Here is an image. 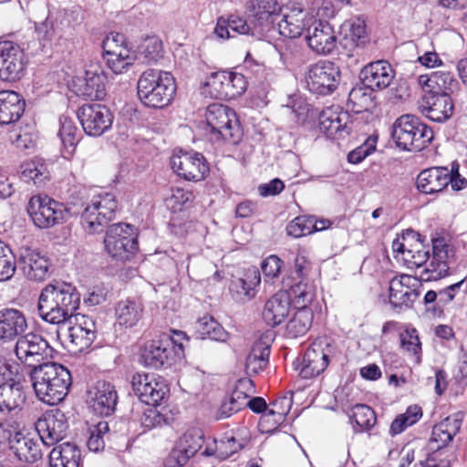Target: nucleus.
<instances>
[{
  "label": "nucleus",
  "instance_id": "nucleus-1",
  "mask_svg": "<svg viewBox=\"0 0 467 467\" xmlns=\"http://www.w3.org/2000/svg\"><path fill=\"white\" fill-rule=\"evenodd\" d=\"M392 251L397 262L408 269L425 267L420 278L425 282L437 281L449 275L451 265L455 261V249L451 241L443 236L432 238V253L430 256L420 234L406 230L392 242Z\"/></svg>",
  "mask_w": 467,
  "mask_h": 467
},
{
  "label": "nucleus",
  "instance_id": "nucleus-2",
  "mask_svg": "<svg viewBox=\"0 0 467 467\" xmlns=\"http://www.w3.org/2000/svg\"><path fill=\"white\" fill-rule=\"evenodd\" d=\"M80 296L69 283L55 281L45 285L38 296L40 317L47 323L60 325L76 312Z\"/></svg>",
  "mask_w": 467,
  "mask_h": 467
},
{
  "label": "nucleus",
  "instance_id": "nucleus-3",
  "mask_svg": "<svg viewBox=\"0 0 467 467\" xmlns=\"http://www.w3.org/2000/svg\"><path fill=\"white\" fill-rule=\"evenodd\" d=\"M30 378L36 398L51 406L60 403L71 386L69 370L56 362H45L33 368Z\"/></svg>",
  "mask_w": 467,
  "mask_h": 467
},
{
  "label": "nucleus",
  "instance_id": "nucleus-4",
  "mask_svg": "<svg viewBox=\"0 0 467 467\" xmlns=\"http://www.w3.org/2000/svg\"><path fill=\"white\" fill-rule=\"evenodd\" d=\"M310 10L314 18L306 28L307 46L318 55H329L336 48L337 38L333 26L323 19L333 16L334 6L329 0H314Z\"/></svg>",
  "mask_w": 467,
  "mask_h": 467
},
{
  "label": "nucleus",
  "instance_id": "nucleus-5",
  "mask_svg": "<svg viewBox=\"0 0 467 467\" xmlns=\"http://www.w3.org/2000/svg\"><path fill=\"white\" fill-rule=\"evenodd\" d=\"M137 92L143 105L161 109L168 106L174 98L175 79L170 72L147 69L139 78Z\"/></svg>",
  "mask_w": 467,
  "mask_h": 467
},
{
  "label": "nucleus",
  "instance_id": "nucleus-6",
  "mask_svg": "<svg viewBox=\"0 0 467 467\" xmlns=\"http://www.w3.org/2000/svg\"><path fill=\"white\" fill-rule=\"evenodd\" d=\"M207 134L214 141L224 140L236 144L243 136V130L236 112L228 106L213 103L205 111Z\"/></svg>",
  "mask_w": 467,
  "mask_h": 467
},
{
  "label": "nucleus",
  "instance_id": "nucleus-7",
  "mask_svg": "<svg viewBox=\"0 0 467 467\" xmlns=\"http://www.w3.org/2000/svg\"><path fill=\"white\" fill-rule=\"evenodd\" d=\"M392 138L397 145L409 151L426 148L433 139L432 130L413 115L400 117L393 125Z\"/></svg>",
  "mask_w": 467,
  "mask_h": 467
},
{
  "label": "nucleus",
  "instance_id": "nucleus-8",
  "mask_svg": "<svg viewBox=\"0 0 467 467\" xmlns=\"http://www.w3.org/2000/svg\"><path fill=\"white\" fill-rule=\"evenodd\" d=\"M118 201L111 192L94 195L86 204L81 213V224L89 234L103 231L104 226L114 219Z\"/></svg>",
  "mask_w": 467,
  "mask_h": 467
},
{
  "label": "nucleus",
  "instance_id": "nucleus-9",
  "mask_svg": "<svg viewBox=\"0 0 467 467\" xmlns=\"http://www.w3.org/2000/svg\"><path fill=\"white\" fill-rule=\"evenodd\" d=\"M246 88L247 81L243 74L226 70L211 73L201 85L203 96L217 99H235Z\"/></svg>",
  "mask_w": 467,
  "mask_h": 467
},
{
  "label": "nucleus",
  "instance_id": "nucleus-10",
  "mask_svg": "<svg viewBox=\"0 0 467 467\" xmlns=\"http://www.w3.org/2000/svg\"><path fill=\"white\" fill-rule=\"evenodd\" d=\"M137 230L129 223L110 225L104 239L107 253L117 260H129L138 250Z\"/></svg>",
  "mask_w": 467,
  "mask_h": 467
},
{
  "label": "nucleus",
  "instance_id": "nucleus-11",
  "mask_svg": "<svg viewBox=\"0 0 467 467\" xmlns=\"http://www.w3.org/2000/svg\"><path fill=\"white\" fill-rule=\"evenodd\" d=\"M26 212L34 225L40 229L62 223L67 217L65 206L47 195L32 196L27 202Z\"/></svg>",
  "mask_w": 467,
  "mask_h": 467
},
{
  "label": "nucleus",
  "instance_id": "nucleus-12",
  "mask_svg": "<svg viewBox=\"0 0 467 467\" xmlns=\"http://www.w3.org/2000/svg\"><path fill=\"white\" fill-rule=\"evenodd\" d=\"M18 268L24 276L33 282H43L51 275L52 263L39 249L22 245L15 253Z\"/></svg>",
  "mask_w": 467,
  "mask_h": 467
},
{
  "label": "nucleus",
  "instance_id": "nucleus-13",
  "mask_svg": "<svg viewBox=\"0 0 467 467\" xmlns=\"http://www.w3.org/2000/svg\"><path fill=\"white\" fill-rule=\"evenodd\" d=\"M107 65L115 74L127 72L137 61L136 51L132 50L123 35L109 34L102 44Z\"/></svg>",
  "mask_w": 467,
  "mask_h": 467
},
{
  "label": "nucleus",
  "instance_id": "nucleus-14",
  "mask_svg": "<svg viewBox=\"0 0 467 467\" xmlns=\"http://www.w3.org/2000/svg\"><path fill=\"white\" fill-rule=\"evenodd\" d=\"M176 338L164 336L158 339L146 342L140 350V362L148 368H161L171 365L174 344L187 339L182 331L174 332Z\"/></svg>",
  "mask_w": 467,
  "mask_h": 467
},
{
  "label": "nucleus",
  "instance_id": "nucleus-15",
  "mask_svg": "<svg viewBox=\"0 0 467 467\" xmlns=\"http://www.w3.org/2000/svg\"><path fill=\"white\" fill-rule=\"evenodd\" d=\"M313 18L310 9L306 11L300 4H292L279 13V18L270 26V31L275 30L285 37L296 38L304 31L306 32Z\"/></svg>",
  "mask_w": 467,
  "mask_h": 467
},
{
  "label": "nucleus",
  "instance_id": "nucleus-16",
  "mask_svg": "<svg viewBox=\"0 0 467 467\" xmlns=\"http://www.w3.org/2000/svg\"><path fill=\"white\" fill-rule=\"evenodd\" d=\"M305 79L310 92L328 95L337 88L340 81V71L331 61H319L309 66Z\"/></svg>",
  "mask_w": 467,
  "mask_h": 467
},
{
  "label": "nucleus",
  "instance_id": "nucleus-17",
  "mask_svg": "<svg viewBox=\"0 0 467 467\" xmlns=\"http://www.w3.org/2000/svg\"><path fill=\"white\" fill-rule=\"evenodd\" d=\"M131 388L142 402L152 406L159 405L169 393L165 379L155 373H135L131 378Z\"/></svg>",
  "mask_w": 467,
  "mask_h": 467
},
{
  "label": "nucleus",
  "instance_id": "nucleus-18",
  "mask_svg": "<svg viewBox=\"0 0 467 467\" xmlns=\"http://www.w3.org/2000/svg\"><path fill=\"white\" fill-rule=\"evenodd\" d=\"M64 323L67 324L69 351L82 352L92 345L96 338V325L91 317L73 313Z\"/></svg>",
  "mask_w": 467,
  "mask_h": 467
},
{
  "label": "nucleus",
  "instance_id": "nucleus-19",
  "mask_svg": "<svg viewBox=\"0 0 467 467\" xmlns=\"http://www.w3.org/2000/svg\"><path fill=\"white\" fill-rule=\"evenodd\" d=\"M78 119L87 135L99 137L111 128L114 116L105 105L85 104L78 109Z\"/></svg>",
  "mask_w": 467,
  "mask_h": 467
},
{
  "label": "nucleus",
  "instance_id": "nucleus-20",
  "mask_svg": "<svg viewBox=\"0 0 467 467\" xmlns=\"http://www.w3.org/2000/svg\"><path fill=\"white\" fill-rule=\"evenodd\" d=\"M15 352L21 362L35 368L36 363L51 358L54 349L40 335L28 333L18 338Z\"/></svg>",
  "mask_w": 467,
  "mask_h": 467
},
{
  "label": "nucleus",
  "instance_id": "nucleus-21",
  "mask_svg": "<svg viewBox=\"0 0 467 467\" xmlns=\"http://www.w3.org/2000/svg\"><path fill=\"white\" fill-rule=\"evenodd\" d=\"M26 64L24 49L12 41L0 42V78L15 81L23 76Z\"/></svg>",
  "mask_w": 467,
  "mask_h": 467
},
{
  "label": "nucleus",
  "instance_id": "nucleus-22",
  "mask_svg": "<svg viewBox=\"0 0 467 467\" xmlns=\"http://www.w3.org/2000/svg\"><path fill=\"white\" fill-rule=\"evenodd\" d=\"M332 349L326 339H317L306 349L303 360L297 368L303 379H313L327 368Z\"/></svg>",
  "mask_w": 467,
  "mask_h": 467
},
{
  "label": "nucleus",
  "instance_id": "nucleus-23",
  "mask_svg": "<svg viewBox=\"0 0 467 467\" xmlns=\"http://www.w3.org/2000/svg\"><path fill=\"white\" fill-rule=\"evenodd\" d=\"M318 121L320 131L331 140L344 139L352 130L349 115L338 106L324 109L318 115Z\"/></svg>",
  "mask_w": 467,
  "mask_h": 467
},
{
  "label": "nucleus",
  "instance_id": "nucleus-24",
  "mask_svg": "<svg viewBox=\"0 0 467 467\" xmlns=\"http://www.w3.org/2000/svg\"><path fill=\"white\" fill-rule=\"evenodd\" d=\"M204 437L201 430L192 429L184 432L177 441L175 448L164 461L165 467H179L202 447Z\"/></svg>",
  "mask_w": 467,
  "mask_h": 467
},
{
  "label": "nucleus",
  "instance_id": "nucleus-25",
  "mask_svg": "<svg viewBox=\"0 0 467 467\" xmlns=\"http://www.w3.org/2000/svg\"><path fill=\"white\" fill-rule=\"evenodd\" d=\"M67 428V419L59 410L45 413L36 423L39 438L47 446L61 441L65 437Z\"/></svg>",
  "mask_w": 467,
  "mask_h": 467
},
{
  "label": "nucleus",
  "instance_id": "nucleus-26",
  "mask_svg": "<svg viewBox=\"0 0 467 467\" xmlns=\"http://www.w3.org/2000/svg\"><path fill=\"white\" fill-rule=\"evenodd\" d=\"M108 77L99 61H89L85 66L84 84L78 94L91 100H101L107 95Z\"/></svg>",
  "mask_w": 467,
  "mask_h": 467
},
{
  "label": "nucleus",
  "instance_id": "nucleus-27",
  "mask_svg": "<svg viewBox=\"0 0 467 467\" xmlns=\"http://www.w3.org/2000/svg\"><path fill=\"white\" fill-rule=\"evenodd\" d=\"M171 168L176 175H206L210 172V164L204 156L193 150L182 149L173 150L170 160Z\"/></svg>",
  "mask_w": 467,
  "mask_h": 467
},
{
  "label": "nucleus",
  "instance_id": "nucleus-28",
  "mask_svg": "<svg viewBox=\"0 0 467 467\" xmlns=\"http://www.w3.org/2000/svg\"><path fill=\"white\" fill-rule=\"evenodd\" d=\"M117 391L109 382L97 381L88 391V403L100 416L110 415L117 404Z\"/></svg>",
  "mask_w": 467,
  "mask_h": 467
},
{
  "label": "nucleus",
  "instance_id": "nucleus-29",
  "mask_svg": "<svg viewBox=\"0 0 467 467\" xmlns=\"http://www.w3.org/2000/svg\"><path fill=\"white\" fill-rule=\"evenodd\" d=\"M419 280L410 275H400L389 282V302L394 306H408L418 296Z\"/></svg>",
  "mask_w": 467,
  "mask_h": 467
},
{
  "label": "nucleus",
  "instance_id": "nucleus-30",
  "mask_svg": "<svg viewBox=\"0 0 467 467\" xmlns=\"http://www.w3.org/2000/svg\"><path fill=\"white\" fill-rule=\"evenodd\" d=\"M395 73L390 64L385 60L371 62L360 72L363 85L371 90L384 89L392 82Z\"/></svg>",
  "mask_w": 467,
  "mask_h": 467
},
{
  "label": "nucleus",
  "instance_id": "nucleus-31",
  "mask_svg": "<svg viewBox=\"0 0 467 467\" xmlns=\"http://www.w3.org/2000/svg\"><path fill=\"white\" fill-rule=\"evenodd\" d=\"M27 328L24 313L16 308L0 309V341L9 343Z\"/></svg>",
  "mask_w": 467,
  "mask_h": 467
},
{
  "label": "nucleus",
  "instance_id": "nucleus-32",
  "mask_svg": "<svg viewBox=\"0 0 467 467\" xmlns=\"http://www.w3.org/2000/svg\"><path fill=\"white\" fill-rule=\"evenodd\" d=\"M26 109L25 99L13 90L0 91V125H9L18 121Z\"/></svg>",
  "mask_w": 467,
  "mask_h": 467
},
{
  "label": "nucleus",
  "instance_id": "nucleus-33",
  "mask_svg": "<svg viewBox=\"0 0 467 467\" xmlns=\"http://www.w3.org/2000/svg\"><path fill=\"white\" fill-rule=\"evenodd\" d=\"M290 306L287 293L280 291L265 302L262 313L263 318L267 325L276 327L288 317Z\"/></svg>",
  "mask_w": 467,
  "mask_h": 467
},
{
  "label": "nucleus",
  "instance_id": "nucleus-34",
  "mask_svg": "<svg viewBox=\"0 0 467 467\" xmlns=\"http://www.w3.org/2000/svg\"><path fill=\"white\" fill-rule=\"evenodd\" d=\"M280 110L281 115L290 117L293 122L302 126L308 125L317 115L312 106L300 95L290 96Z\"/></svg>",
  "mask_w": 467,
  "mask_h": 467
},
{
  "label": "nucleus",
  "instance_id": "nucleus-35",
  "mask_svg": "<svg viewBox=\"0 0 467 467\" xmlns=\"http://www.w3.org/2000/svg\"><path fill=\"white\" fill-rule=\"evenodd\" d=\"M248 8L259 26L267 31L282 11L279 0H249Z\"/></svg>",
  "mask_w": 467,
  "mask_h": 467
},
{
  "label": "nucleus",
  "instance_id": "nucleus-36",
  "mask_svg": "<svg viewBox=\"0 0 467 467\" xmlns=\"http://www.w3.org/2000/svg\"><path fill=\"white\" fill-rule=\"evenodd\" d=\"M420 108L427 118L437 122L448 119L453 110L451 99L447 92L421 100Z\"/></svg>",
  "mask_w": 467,
  "mask_h": 467
},
{
  "label": "nucleus",
  "instance_id": "nucleus-37",
  "mask_svg": "<svg viewBox=\"0 0 467 467\" xmlns=\"http://www.w3.org/2000/svg\"><path fill=\"white\" fill-rule=\"evenodd\" d=\"M57 137L61 141V152L66 159L71 158L79 141L80 133L74 120L68 117L59 118Z\"/></svg>",
  "mask_w": 467,
  "mask_h": 467
},
{
  "label": "nucleus",
  "instance_id": "nucleus-38",
  "mask_svg": "<svg viewBox=\"0 0 467 467\" xmlns=\"http://www.w3.org/2000/svg\"><path fill=\"white\" fill-rule=\"evenodd\" d=\"M451 78L448 73L432 72L431 74L420 75L418 78V84L422 89V99L424 100L429 97L439 96L446 93Z\"/></svg>",
  "mask_w": 467,
  "mask_h": 467
},
{
  "label": "nucleus",
  "instance_id": "nucleus-39",
  "mask_svg": "<svg viewBox=\"0 0 467 467\" xmlns=\"http://www.w3.org/2000/svg\"><path fill=\"white\" fill-rule=\"evenodd\" d=\"M289 296L290 305L294 309H311L310 306L316 298V286L308 280H300L290 285L286 292Z\"/></svg>",
  "mask_w": 467,
  "mask_h": 467
},
{
  "label": "nucleus",
  "instance_id": "nucleus-40",
  "mask_svg": "<svg viewBox=\"0 0 467 467\" xmlns=\"http://www.w3.org/2000/svg\"><path fill=\"white\" fill-rule=\"evenodd\" d=\"M270 345L266 337H262L253 345L245 361V371L248 375H255L263 371L269 357Z\"/></svg>",
  "mask_w": 467,
  "mask_h": 467
},
{
  "label": "nucleus",
  "instance_id": "nucleus-41",
  "mask_svg": "<svg viewBox=\"0 0 467 467\" xmlns=\"http://www.w3.org/2000/svg\"><path fill=\"white\" fill-rule=\"evenodd\" d=\"M80 451L72 443L64 442L49 453V467H79Z\"/></svg>",
  "mask_w": 467,
  "mask_h": 467
},
{
  "label": "nucleus",
  "instance_id": "nucleus-42",
  "mask_svg": "<svg viewBox=\"0 0 467 467\" xmlns=\"http://www.w3.org/2000/svg\"><path fill=\"white\" fill-rule=\"evenodd\" d=\"M13 439L10 447L20 460L34 462L41 457L39 444L26 435L23 429L19 428Z\"/></svg>",
  "mask_w": 467,
  "mask_h": 467
},
{
  "label": "nucleus",
  "instance_id": "nucleus-43",
  "mask_svg": "<svg viewBox=\"0 0 467 467\" xmlns=\"http://www.w3.org/2000/svg\"><path fill=\"white\" fill-rule=\"evenodd\" d=\"M140 302L132 299L120 300L115 308L117 322L120 326L132 327L138 324L142 316Z\"/></svg>",
  "mask_w": 467,
  "mask_h": 467
},
{
  "label": "nucleus",
  "instance_id": "nucleus-44",
  "mask_svg": "<svg viewBox=\"0 0 467 467\" xmlns=\"http://www.w3.org/2000/svg\"><path fill=\"white\" fill-rule=\"evenodd\" d=\"M25 400L26 398L21 388L13 384L0 386V413L9 414L19 411Z\"/></svg>",
  "mask_w": 467,
  "mask_h": 467
},
{
  "label": "nucleus",
  "instance_id": "nucleus-45",
  "mask_svg": "<svg viewBox=\"0 0 467 467\" xmlns=\"http://www.w3.org/2000/svg\"><path fill=\"white\" fill-rule=\"evenodd\" d=\"M136 51V60L140 64L157 63L163 55L162 41L157 36L144 38Z\"/></svg>",
  "mask_w": 467,
  "mask_h": 467
},
{
  "label": "nucleus",
  "instance_id": "nucleus-46",
  "mask_svg": "<svg viewBox=\"0 0 467 467\" xmlns=\"http://www.w3.org/2000/svg\"><path fill=\"white\" fill-rule=\"evenodd\" d=\"M195 332L202 338H210L219 342H226L230 335L213 317L204 315L194 325Z\"/></svg>",
  "mask_w": 467,
  "mask_h": 467
},
{
  "label": "nucleus",
  "instance_id": "nucleus-47",
  "mask_svg": "<svg viewBox=\"0 0 467 467\" xmlns=\"http://www.w3.org/2000/svg\"><path fill=\"white\" fill-rule=\"evenodd\" d=\"M314 313L312 309H295L285 327V335L291 338L305 336L313 324Z\"/></svg>",
  "mask_w": 467,
  "mask_h": 467
},
{
  "label": "nucleus",
  "instance_id": "nucleus-48",
  "mask_svg": "<svg viewBox=\"0 0 467 467\" xmlns=\"http://www.w3.org/2000/svg\"><path fill=\"white\" fill-rule=\"evenodd\" d=\"M261 283V276L256 268L249 269L244 278H237L232 281L230 285L231 292L238 296L244 297L248 300L256 295V287Z\"/></svg>",
  "mask_w": 467,
  "mask_h": 467
},
{
  "label": "nucleus",
  "instance_id": "nucleus-49",
  "mask_svg": "<svg viewBox=\"0 0 467 467\" xmlns=\"http://www.w3.org/2000/svg\"><path fill=\"white\" fill-rule=\"evenodd\" d=\"M460 424L457 420L446 418L433 427L431 443L433 448L440 449L446 446L457 433Z\"/></svg>",
  "mask_w": 467,
  "mask_h": 467
},
{
  "label": "nucleus",
  "instance_id": "nucleus-50",
  "mask_svg": "<svg viewBox=\"0 0 467 467\" xmlns=\"http://www.w3.org/2000/svg\"><path fill=\"white\" fill-rule=\"evenodd\" d=\"M373 90L367 86L354 87L348 94V105L355 112L367 111L374 106Z\"/></svg>",
  "mask_w": 467,
  "mask_h": 467
},
{
  "label": "nucleus",
  "instance_id": "nucleus-51",
  "mask_svg": "<svg viewBox=\"0 0 467 467\" xmlns=\"http://www.w3.org/2000/svg\"><path fill=\"white\" fill-rule=\"evenodd\" d=\"M340 34L352 45L358 46V42L365 38L366 26L364 20L359 17H351L346 20L340 26Z\"/></svg>",
  "mask_w": 467,
  "mask_h": 467
},
{
  "label": "nucleus",
  "instance_id": "nucleus-52",
  "mask_svg": "<svg viewBox=\"0 0 467 467\" xmlns=\"http://www.w3.org/2000/svg\"><path fill=\"white\" fill-rule=\"evenodd\" d=\"M193 195L192 192L182 188L171 190V193L165 200V204L173 214L184 212L192 203Z\"/></svg>",
  "mask_w": 467,
  "mask_h": 467
},
{
  "label": "nucleus",
  "instance_id": "nucleus-53",
  "mask_svg": "<svg viewBox=\"0 0 467 467\" xmlns=\"http://www.w3.org/2000/svg\"><path fill=\"white\" fill-rule=\"evenodd\" d=\"M401 348L419 364L421 360V343L415 328H406L400 334Z\"/></svg>",
  "mask_w": 467,
  "mask_h": 467
},
{
  "label": "nucleus",
  "instance_id": "nucleus-54",
  "mask_svg": "<svg viewBox=\"0 0 467 467\" xmlns=\"http://www.w3.org/2000/svg\"><path fill=\"white\" fill-rule=\"evenodd\" d=\"M55 163L46 161L40 157H33L25 160L19 167L21 175H44L46 173L54 172Z\"/></svg>",
  "mask_w": 467,
  "mask_h": 467
},
{
  "label": "nucleus",
  "instance_id": "nucleus-55",
  "mask_svg": "<svg viewBox=\"0 0 467 467\" xmlns=\"http://www.w3.org/2000/svg\"><path fill=\"white\" fill-rule=\"evenodd\" d=\"M223 446V442L220 443V447ZM228 454H223L219 448L215 440H209L205 442V448L201 451L198 456V467H213L217 462Z\"/></svg>",
  "mask_w": 467,
  "mask_h": 467
},
{
  "label": "nucleus",
  "instance_id": "nucleus-56",
  "mask_svg": "<svg viewBox=\"0 0 467 467\" xmlns=\"http://www.w3.org/2000/svg\"><path fill=\"white\" fill-rule=\"evenodd\" d=\"M15 254L0 241V282L10 279L16 271Z\"/></svg>",
  "mask_w": 467,
  "mask_h": 467
},
{
  "label": "nucleus",
  "instance_id": "nucleus-57",
  "mask_svg": "<svg viewBox=\"0 0 467 467\" xmlns=\"http://www.w3.org/2000/svg\"><path fill=\"white\" fill-rule=\"evenodd\" d=\"M350 418L361 429H369L374 426L376 417L374 411L367 405L357 404L353 407Z\"/></svg>",
  "mask_w": 467,
  "mask_h": 467
},
{
  "label": "nucleus",
  "instance_id": "nucleus-58",
  "mask_svg": "<svg viewBox=\"0 0 467 467\" xmlns=\"http://www.w3.org/2000/svg\"><path fill=\"white\" fill-rule=\"evenodd\" d=\"M416 186L426 194L438 192L449 187V177H417Z\"/></svg>",
  "mask_w": 467,
  "mask_h": 467
},
{
  "label": "nucleus",
  "instance_id": "nucleus-59",
  "mask_svg": "<svg viewBox=\"0 0 467 467\" xmlns=\"http://www.w3.org/2000/svg\"><path fill=\"white\" fill-rule=\"evenodd\" d=\"M253 393V381L250 379L245 378L238 380L235 389L230 397L240 408H244L246 406L248 398Z\"/></svg>",
  "mask_w": 467,
  "mask_h": 467
},
{
  "label": "nucleus",
  "instance_id": "nucleus-60",
  "mask_svg": "<svg viewBox=\"0 0 467 467\" xmlns=\"http://www.w3.org/2000/svg\"><path fill=\"white\" fill-rule=\"evenodd\" d=\"M109 431V426L106 421L98 422L93 429L90 430L87 445L89 451H99L105 446L103 435Z\"/></svg>",
  "mask_w": 467,
  "mask_h": 467
},
{
  "label": "nucleus",
  "instance_id": "nucleus-61",
  "mask_svg": "<svg viewBox=\"0 0 467 467\" xmlns=\"http://www.w3.org/2000/svg\"><path fill=\"white\" fill-rule=\"evenodd\" d=\"M288 235L299 238L312 234L311 220L309 216H299L291 221L286 226Z\"/></svg>",
  "mask_w": 467,
  "mask_h": 467
},
{
  "label": "nucleus",
  "instance_id": "nucleus-62",
  "mask_svg": "<svg viewBox=\"0 0 467 467\" xmlns=\"http://www.w3.org/2000/svg\"><path fill=\"white\" fill-rule=\"evenodd\" d=\"M376 150V140L368 138L360 146L357 147L348 154L349 163L358 164Z\"/></svg>",
  "mask_w": 467,
  "mask_h": 467
},
{
  "label": "nucleus",
  "instance_id": "nucleus-63",
  "mask_svg": "<svg viewBox=\"0 0 467 467\" xmlns=\"http://www.w3.org/2000/svg\"><path fill=\"white\" fill-rule=\"evenodd\" d=\"M283 266V261L276 255H269L261 264V269L265 281H272L278 277Z\"/></svg>",
  "mask_w": 467,
  "mask_h": 467
},
{
  "label": "nucleus",
  "instance_id": "nucleus-64",
  "mask_svg": "<svg viewBox=\"0 0 467 467\" xmlns=\"http://www.w3.org/2000/svg\"><path fill=\"white\" fill-rule=\"evenodd\" d=\"M275 415V414L269 409H266L263 413L258 423V428L261 432L272 433L284 422L282 420H277V417Z\"/></svg>",
  "mask_w": 467,
  "mask_h": 467
}]
</instances>
